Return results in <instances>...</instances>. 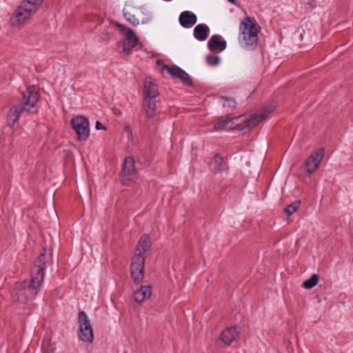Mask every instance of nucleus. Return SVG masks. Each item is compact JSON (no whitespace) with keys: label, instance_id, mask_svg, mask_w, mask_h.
<instances>
[{"label":"nucleus","instance_id":"obj_1","mask_svg":"<svg viewBox=\"0 0 353 353\" xmlns=\"http://www.w3.org/2000/svg\"><path fill=\"white\" fill-rule=\"evenodd\" d=\"M46 260L44 253L38 257L32 269L30 283L25 282L14 289L12 292L13 299L24 303L28 299V293L33 296L37 294L43 279Z\"/></svg>","mask_w":353,"mask_h":353},{"label":"nucleus","instance_id":"obj_2","mask_svg":"<svg viewBox=\"0 0 353 353\" xmlns=\"http://www.w3.org/2000/svg\"><path fill=\"white\" fill-rule=\"evenodd\" d=\"M39 99L38 88L36 86H30L23 93L22 103L23 107L13 105L10 108L8 114V122L12 126L18 121L23 110H28L34 107Z\"/></svg>","mask_w":353,"mask_h":353},{"label":"nucleus","instance_id":"obj_3","mask_svg":"<svg viewBox=\"0 0 353 353\" xmlns=\"http://www.w3.org/2000/svg\"><path fill=\"white\" fill-rule=\"evenodd\" d=\"M258 31L255 21L250 17H245L243 19L239 26V41L241 45L247 47L256 44Z\"/></svg>","mask_w":353,"mask_h":353},{"label":"nucleus","instance_id":"obj_4","mask_svg":"<svg viewBox=\"0 0 353 353\" xmlns=\"http://www.w3.org/2000/svg\"><path fill=\"white\" fill-rule=\"evenodd\" d=\"M276 104L272 103L265 108L263 112L259 115L252 117L241 115L234 119H242L238 125L234 126V130H238L243 133L248 132L252 128L256 125L259 122L268 117V116L275 109Z\"/></svg>","mask_w":353,"mask_h":353},{"label":"nucleus","instance_id":"obj_5","mask_svg":"<svg viewBox=\"0 0 353 353\" xmlns=\"http://www.w3.org/2000/svg\"><path fill=\"white\" fill-rule=\"evenodd\" d=\"M78 337L84 343H92L94 341V332L88 316L83 311L78 316Z\"/></svg>","mask_w":353,"mask_h":353},{"label":"nucleus","instance_id":"obj_6","mask_svg":"<svg viewBox=\"0 0 353 353\" xmlns=\"http://www.w3.org/2000/svg\"><path fill=\"white\" fill-rule=\"evenodd\" d=\"M157 65L159 66V70L164 77L171 76L172 78L179 79L183 83L187 85L192 84L191 79L189 75L182 69L176 66H169L164 64L161 61L158 60Z\"/></svg>","mask_w":353,"mask_h":353},{"label":"nucleus","instance_id":"obj_7","mask_svg":"<svg viewBox=\"0 0 353 353\" xmlns=\"http://www.w3.org/2000/svg\"><path fill=\"white\" fill-rule=\"evenodd\" d=\"M72 129L77 134L79 141H86L90 136V123L88 120L83 116H76L71 119Z\"/></svg>","mask_w":353,"mask_h":353},{"label":"nucleus","instance_id":"obj_8","mask_svg":"<svg viewBox=\"0 0 353 353\" xmlns=\"http://www.w3.org/2000/svg\"><path fill=\"white\" fill-rule=\"evenodd\" d=\"M114 26L117 27L125 37V39L120 44V46L122 48V50L124 52L129 53L139 41L137 36L134 30L122 24L115 23Z\"/></svg>","mask_w":353,"mask_h":353},{"label":"nucleus","instance_id":"obj_9","mask_svg":"<svg viewBox=\"0 0 353 353\" xmlns=\"http://www.w3.org/2000/svg\"><path fill=\"white\" fill-rule=\"evenodd\" d=\"M145 256L143 255H134L130 265V274L133 281L136 283L141 282L144 277Z\"/></svg>","mask_w":353,"mask_h":353},{"label":"nucleus","instance_id":"obj_10","mask_svg":"<svg viewBox=\"0 0 353 353\" xmlns=\"http://www.w3.org/2000/svg\"><path fill=\"white\" fill-rule=\"evenodd\" d=\"M34 14L21 3L12 13L10 23L12 27H19L24 24Z\"/></svg>","mask_w":353,"mask_h":353},{"label":"nucleus","instance_id":"obj_11","mask_svg":"<svg viewBox=\"0 0 353 353\" xmlns=\"http://www.w3.org/2000/svg\"><path fill=\"white\" fill-rule=\"evenodd\" d=\"M324 156V149L321 148L313 152L304 162L303 167L309 174L314 172L319 167Z\"/></svg>","mask_w":353,"mask_h":353},{"label":"nucleus","instance_id":"obj_12","mask_svg":"<svg viewBox=\"0 0 353 353\" xmlns=\"http://www.w3.org/2000/svg\"><path fill=\"white\" fill-rule=\"evenodd\" d=\"M123 14L126 21L134 26L140 24L139 8L132 4H127L123 10Z\"/></svg>","mask_w":353,"mask_h":353},{"label":"nucleus","instance_id":"obj_13","mask_svg":"<svg viewBox=\"0 0 353 353\" xmlns=\"http://www.w3.org/2000/svg\"><path fill=\"white\" fill-rule=\"evenodd\" d=\"M240 330L238 326L227 327L222 332L220 339L225 345H229L237 339Z\"/></svg>","mask_w":353,"mask_h":353},{"label":"nucleus","instance_id":"obj_14","mask_svg":"<svg viewBox=\"0 0 353 353\" xmlns=\"http://www.w3.org/2000/svg\"><path fill=\"white\" fill-rule=\"evenodd\" d=\"M144 96L145 99H155L158 95V89L154 79L148 77L144 83Z\"/></svg>","mask_w":353,"mask_h":353},{"label":"nucleus","instance_id":"obj_15","mask_svg":"<svg viewBox=\"0 0 353 353\" xmlns=\"http://www.w3.org/2000/svg\"><path fill=\"white\" fill-rule=\"evenodd\" d=\"M179 23L185 28H192L197 21L196 16L190 11H183L179 16Z\"/></svg>","mask_w":353,"mask_h":353},{"label":"nucleus","instance_id":"obj_16","mask_svg":"<svg viewBox=\"0 0 353 353\" xmlns=\"http://www.w3.org/2000/svg\"><path fill=\"white\" fill-rule=\"evenodd\" d=\"M242 119H222L214 123V130H234V126L238 125Z\"/></svg>","mask_w":353,"mask_h":353},{"label":"nucleus","instance_id":"obj_17","mask_svg":"<svg viewBox=\"0 0 353 353\" xmlns=\"http://www.w3.org/2000/svg\"><path fill=\"white\" fill-rule=\"evenodd\" d=\"M152 290L150 285L142 286L134 293V300L137 303H142L150 298Z\"/></svg>","mask_w":353,"mask_h":353},{"label":"nucleus","instance_id":"obj_18","mask_svg":"<svg viewBox=\"0 0 353 353\" xmlns=\"http://www.w3.org/2000/svg\"><path fill=\"white\" fill-rule=\"evenodd\" d=\"M208 46L211 50L223 51L226 48V42L221 36L214 35L208 41Z\"/></svg>","mask_w":353,"mask_h":353},{"label":"nucleus","instance_id":"obj_19","mask_svg":"<svg viewBox=\"0 0 353 353\" xmlns=\"http://www.w3.org/2000/svg\"><path fill=\"white\" fill-rule=\"evenodd\" d=\"M151 241L148 235H143L139 241L134 255H143L150 248Z\"/></svg>","mask_w":353,"mask_h":353},{"label":"nucleus","instance_id":"obj_20","mask_svg":"<svg viewBox=\"0 0 353 353\" xmlns=\"http://www.w3.org/2000/svg\"><path fill=\"white\" fill-rule=\"evenodd\" d=\"M211 168L216 172H222L226 169V164L223 158L219 154L214 156L210 163Z\"/></svg>","mask_w":353,"mask_h":353},{"label":"nucleus","instance_id":"obj_21","mask_svg":"<svg viewBox=\"0 0 353 353\" xmlns=\"http://www.w3.org/2000/svg\"><path fill=\"white\" fill-rule=\"evenodd\" d=\"M210 32L209 28L205 24H199L194 29V36L199 41H204L207 39Z\"/></svg>","mask_w":353,"mask_h":353},{"label":"nucleus","instance_id":"obj_22","mask_svg":"<svg viewBox=\"0 0 353 353\" xmlns=\"http://www.w3.org/2000/svg\"><path fill=\"white\" fill-rule=\"evenodd\" d=\"M44 0H23L21 3L33 14L41 7Z\"/></svg>","mask_w":353,"mask_h":353},{"label":"nucleus","instance_id":"obj_23","mask_svg":"<svg viewBox=\"0 0 353 353\" xmlns=\"http://www.w3.org/2000/svg\"><path fill=\"white\" fill-rule=\"evenodd\" d=\"M145 115L148 119L153 118L156 114V102L154 99H145Z\"/></svg>","mask_w":353,"mask_h":353},{"label":"nucleus","instance_id":"obj_24","mask_svg":"<svg viewBox=\"0 0 353 353\" xmlns=\"http://www.w3.org/2000/svg\"><path fill=\"white\" fill-rule=\"evenodd\" d=\"M140 11V23L145 24L151 22L153 19L152 13L145 7H139Z\"/></svg>","mask_w":353,"mask_h":353},{"label":"nucleus","instance_id":"obj_25","mask_svg":"<svg viewBox=\"0 0 353 353\" xmlns=\"http://www.w3.org/2000/svg\"><path fill=\"white\" fill-rule=\"evenodd\" d=\"M123 172L125 175H131L134 173V161L130 157H126L123 163Z\"/></svg>","mask_w":353,"mask_h":353},{"label":"nucleus","instance_id":"obj_26","mask_svg":"<svg viewBox=\"0 0 353 353\" xmlns=\"http://www.w3.org/2000/svg\"><path fill=\"white\" fill-rule=\"evenodd\" d=\"M319 281V276L316 274H313L309 279H306L302 284L305 289H311L314 287Z\"/></svg>","mask_w":353,"mask_h":353},{"label":"nucleus","instance_id":"obj_27","mask_svg":"<svg viewBox=\"0 0 353 353\" xmlns=\"http://www.w3.org/2000/svg\"><path fill=\"white\" fill-rule=\"evenodd\" d=\"M300 206V201H294V203L288 205L285 209L284 212L288 215V216H291L294 212H295L297 209Z\"/></svg>","mask_w":353,"mask_h":353},{"label":"nucleus","instance_id":"obj_28","mask_svg":"<svg viewBox=\"0 0 353 353\" xmlns=\"http://www.w3.org/2000/svg\"><path fill=\"white\" fill-rule=\"evenodd\" d=\"M219 103L223 107L227 108H234L236 105V102L233 99L224 97H222L219 99Z\"/></svg>","mask_w":353,"mask_h":353},{"label":"nucleus","instance_id":"obj_29","mask_svg":"<svg viewBox=\"0 0 353 353\" xmlns=\"http://www.w3.org/2000/svg\"><path fill=\"white\" fill-rule=\"evenodd\" d=\"M205 61L209 65L214 66L219 63L220 57L215 55H208L205 57Z\"/></svg>","mask_w":353,"mask_h":353},{"label":"nucleus","instance_id":"obj_30","mask_svg":"<svg viewBox=\"0 0 353 353\" xmlns=\"http://www.w3.org/2000/svg\"><path fill=\"white\" fill-rule=\"evenodd\" d=\"M95 128L97 130H105V127L99 121H97L96 122V125H95Z\"/></svg>","mask_w":353,"mask_h":353},{"label":"nucleus","instance_id":"obj_31","mask_svg":"<svg viewBox=\"0 0 353 353\" xmlns=\"http://www.w3.org/2000/svg\"><path fill=\"white\" fill-rule=\"evenodd\" d=\"M228 1H230V2H234V0H228Z\"/></svg>","mask_w":353,"mask_h":353},{"label":"nucleus","instance_id":"obj_32","mask_svg":"<svg viewBox=\"0 0 353 353\" xmlns=\"http://www.w3.org/2000/svg\"><path fill=\"white\" fill-rule=\"evenodd\" d=\"M44 353H52V352H44Z\"/></svg>","mask_w":353,"mask_h":353}]
</instances>
